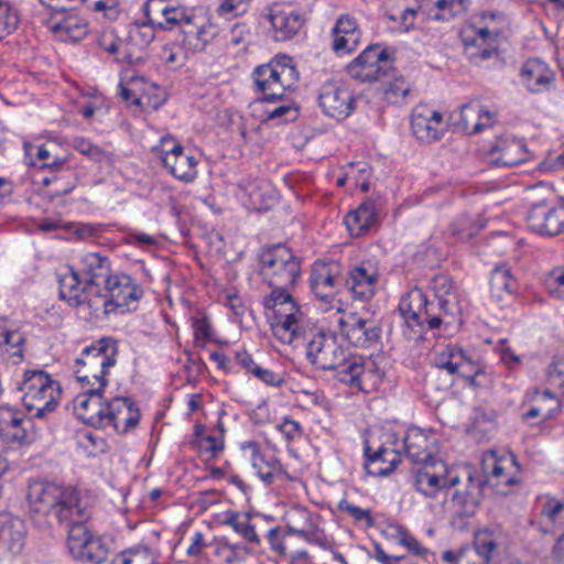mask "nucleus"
Listing matches in <instances>:
<instances>
[{"instance_id": "obj_1", "label": "nucleus", "mask_w": 564, "mask_h": 564, "mask_svg": "<svg viewBox=\"0 0 564 564\" xmlns=\"http://www.w3.org/2000/svg\"><path fill=\"white\" fill-rule=\"evenodd\" d=\"M413 436H420L424 443L415 426L403 437L406 456L414 465L411 471L413 486L423 496L435 498L443 489L456 487L465 479L464 489H456L452 498L464 514L475 512L485 487H491L498 495H508L510 488L520 481L521 466L506 448H492L482 454L480 478L467 465L449 467L429 452L415 451Z\"/></svg>"}, {"instance_id": "obj_2", "label": "nucleus", "mask_w": 564, "mask_h": 564, "mask_svg": "<svg viewBox=\"0 0 564 564\" xmlns=\"http://www.w3.org/2000/svg\"><path fill=\"white\" fill-rule=\"evenodd\" d=\"M305 341L307 360L319 370H335L338 381L370 393L379 388L384 372L371 359L350 354L337 334L312 326Z\"/></svg>"}, {"instance_id": "obj_3", "label": "nucleus", "mask_w": 564, "mask_h": 564, "mask_svg": "<svg viewBox=\"0 0 564 564\" xmlns=\"http://www.w3.org/2000/svg\"><path fill=\"white\" fill-rule=\"evenodd\" d=\"M400 314L412 334L410 338L421 337L427 329L456 332L462 323V307L458 296L429 299L420 288L410 290L399 304Z\"/></svg>"}, {"instance_id": "obj_4", "label": "nucleus", "mask_w": 564, "mask_h": 564, "mask_svg": "<svg viewBox=\"0 0 564 564\" xmlns=\"http://www.w3.org/2000/svg\"><path fill=\"white\" fill-rule=\"evenodd\" d=\"M26 499L31 513L53 519L69 529L86 517V497L77 486L48 480L32 481Z\"/></svg>"}, {"instance_id": "obj_5", "label": "nucleus", "mask_w": 564, "mask_h": 564, "mask_svg": "<svg viewBox=\"0 0 564 564\" xmlns=\"http://www.w3.org/2000/svg\"><path fill=\"white\" fill-rule=\"evenodd\" d=\"M262 305L272 313L271 329L279 341L293 345L307 337L312 327L291 293H269L263 296Z\"/></svg>"}, {"instance_id": "obj_6", "label": "nucleus", "mask_w": 564, "mask_h": 564, "mask_svg": "<svg viewBox=\"0 0 564 564\" xmlns=\"http://www.w3.org/2000/svg\"><path fill=\"white\" fill-rule=\"evenodd\" d=\"M260 275L270 293H291L301 279V260L285 245H275L260 253Z\"/></svg>"}, {"instance_id": "obj_7", "label": "nucleus", "mask_w": 564, "mask_h": 564, "mask_svg": "<svg viewBox=\"0 0 564 564\" xmlns=\"http://www.w3.org/2000/svg\"><path fill=\"white\" fill-rule=\"evenodd\" d=\"M117 354V341L108 337L86 347L76 359L75 375L82 387L88 386L90 392H102L107 386L106 376L115 366Z\"/></svg>"}, {"instance_id": "obj_8", "label": "nucleus", "mask_w": 564, "mask_h": 564, "mask_svg": "<svg viewBox=\"0 0 564 564\" xmlns=\"http://www.w3.org/2000/svg\"><path fill=\"white\" fill-rule=\"evenodd\" d=\"M22 402L31 419L42 420L53 412L62 397L59 383L47 372L39 369L25 370L19 384Z\"/></svg>"}, {"instance_id": "obj_9", "label": "nucleus", "mask_w": 564, "mask_h": 564, "mask_svg": "<svg viewBox=\"0 0 564 564\" xmlns=\"http://www.w3.org/2000/svg\"><path fill=\"white\" fill-rule=\"evenodd\" d=\"M299 73L290 56L283 55L268 64L260 65L252 72L256 91L261 94V100L267 104L283 98L286 90L297 82Z\"/></svg>"}, {"instance_id": "obj_10", "label": "nucleus", "mask_w": 564, "mask_h": 564, "mask_svg": "<svg viewBox=\"0 0 564 564\" xmlns=\"http://www.w3.org/2000/svg\"><path fill=\"white\" fill-rule=\"evenodd\" d=\"M151 151L176 180L183 183H192L197 177L198 159L171 135L160 137V142L153 144Z\"/></svg>"}, {"instance_id": "obj_11", "label": "nucleus", "mask_w": 564, "mask_h": 564, "mask_svg": "<svg viewBox=\"0 0 564 564\" xmlns=\"http://www.w3.org/2000/svg\"><path fill=\"white\" fill-rule=\"evenodd\" d=\"M393 59L387 48L369 45L346 67L347 74L360 83H373L392 69Z\"/></svg>"}, {"instance_id": "obj_12", "label": "nucleus", "mask_w": 564, "mask_h": 564, "mask_svg": "<svg viewBox=\"0 0 564 564\" xmlns=\"http://www.w3.org/2000/svg\"><path fill=\"white\" fill-rule=\"evenodd\" d=\"M107 295L95 294V301L99 311L109 314L119 310L121 313L137 311L139 306V296L137 286L127 274L112 275L105 283Z\"/></svg>"}, {"instance_id": "obj_13", "label": "nucleus", "mask_w": 564, "mask_h": 564, "mask_svg": "<svg viewBox=\"0 0 564 564\" xmlns=\"http://www.w3.org/2000/svg\"><path fill=\"white\" fill-rule=\"evenodd\" d=\"M67 547L72 556L83 563L99 564L108 555V549L100 536L93 535L80 522L68 530Z\"/></svg>"}, {"instance_id": "obj_14", "label": "nucleus", "mask_w": 564, "mask_h": 564, "mask_svg": "<svg viewBox=\"0 0 564 564\" xmlns=\"http://www.w3.org/2000/svg\"><path fill=\"white\" fill-rule=\"evenodd\" d=\"M432 365L440 370H445L448 375H457L470 382L484 372V367L456 345L436 349L432 357Z\"/></svg>"}, {"instance_id": "obj_15", "label": "nucleus", "mask_w": 564, "mask_h": 564, "mask_svg": "<svg viewBox=\"0 0 564 564\" xmlns=\"http://www.w3.org/2000/svg\"><path fill=\"white\" fill-rule=\"evenodd\" d=\"M318 105L326 116L336 120H343L352 112L355 97L345 84L327 80L321 86Z\"/></svg>"}, {"instance_id": "obj_16", "label": "nucleus", "mask_w": 564, "mask_h": 564, "mask_svg": "<svg viewBox=\"0 0 564 564\" xmlns=\"http://www.w3.org/2000/svg\"><path fill=\"white\" fill-rule=\"evenodd\" d=\"M488 159L496 166L511 167L525 162L529 151L523 139L505 132L491 142Z\"/></svg>"}, {"instance_id": "obj_17", "label": "nucleus", "mask_w": 564, "mask_h": 564, "mask_svg": "<svg viewBox=\"0 0 564 564\" xmlns=\"http://www.w3.org/2000/svg\"><path fill=\"white\" fill-rule=\"evenodd\" d=\"M528 227L540 235L556 236L564 232V206L540 202L529 209Z\"/></svg>"}, {"instance_id": "obj_18", "label": "nucleus", "mask_w": 564, "mask_h": 564, "mask_svg": "<svg viewBox=\"0 0 564 564\" xmlns=\"http://www.w3.org/2000/svg\"><path fill=\"white\" fill-rule=\"evenodd\" d=\"M379 275L377 263L361 261L349 270L345 279L346 289L355 300L368 301L376 294Z\"/></svg>"}, {"instance_id": "obj_19", "label": "nucleus", "mask_w": 564, "mask_h": 564, "mask_svg": "<svg viewBox=\"0 0 564 564\" xmlns=\"http://www.w3.org/2000/svg\"><path fill=\"white\" fill-rule=\"evenodd\" d=\"M411 130L421 142L437 141L445 131L443 115L426 105H417L412 110Z\"/></svg>"}, {"instance_id": "obj_20", "label": "nucleus", "mask_w": 564, "mask_h": 564, "mask_svg": "<svg viewBox=\"0 0 564 564\" xmlns=\"http://www.w3.org/2000/svg\"><path fill=\"white\" fill-rule=\"evenodd\" d=\"M338 325L341 334L355 347L369 348L379 341L380 328L371 319L349 314L341 317Z\"/></svg>"}, {"instance_id": "obj_21", "label": "nucleus", "mask_w": 564, "mask_h": 564, "mask_svg": "<svg viewBox=\"0 0 564 564\" xmlns=\"http://www.w3.org/2000/svg\"><path fill=\"white\" fill-rule=\"evenodd\" d=\"M343 279L338 262H314L310 276L312 292L321 301L329 302L337 293Z\"/></svg>"}, {"instance_id": "obj_22", "label": "nucleus", "mask_w": 564, "mask_h": 564, "mask_svg": "<svg viewBox=\"0 0 564 564\" xmlns=\"http://www.w3.org/2000/svg\"><path fill=\"white\" fill-rule=\"evenodd\" d=\"M289 535H295L307 543L319 544L323 540L318 517L302 506L290 508L284 514Z\"/></svg>"}, {"instance_id": "obj_23", "label": "nucleus", "mask_w": 564, "mask_h": 564, "mask_svg": "<svg viewBox=\"0 0 564 564\" xmlns=\"http://www.w3.org/2000/svg\"><path fill=\"white\" fill-rule=\"evenodd\" d=\"M380 203L371 197L366 198L357 208L347 213L344 224L351 237L367 235L379 223Z\"/></svg>"}, {"instance_id": "obj_24", "label": "nucleus", "mask_w": 564, "mask_h": 564, "mask_svg": "<svg viewBox=\"0 0 564 564\" xmlns=\"http://www.w3.org/2000/svg\"><path fill=\"white\" fill-rule=\"evenodd\" d=\"M269 20L276 41L292 39L303 26V15L289 4H273L270 8Z\"/></svg>"}, {"instance_id": "obj_25", "label": "nucleus", "mask_w": 564, "mask_h": 564, "mask_svg": "<svg viewBox=\"0 0 564 564\" xmlns=\"http://www.w3.org/2000/svg\"><path fill=\"white\" fill-rule=\"evenodd\" d=\"M361 30L355 17L340 14L332 30V47L337 54H347L357 48L361 39Z\"/></svg>"}, {"instance_id": "obj_26", "label": "nucleus", "mask_w": 564, "mask_h": 564, "mask_svg": "<svg viewBox=\"0 0 564 564\" xmlns=\"http://www.w3.org/2000/svg\"><path fill=\"white\" fill-rule=\"evenodd\" d=\"M555 79L554 72L540 58H530L520 69V80L533 94L550 90Z\"/></svg>"}, {"instance_id": "obj_27", "label": "nucleus", "mask_w": 564, "mask_h": 564, "mask_svg": "<svg viewBox=\"0 0 564 564\" xmlns=\"http://www.w3.org/2000/svg\"><path fill=\"white\" fill-rule=\"evenodd\" d=\"M365 468L368 475L375 477H386L394 471L401 463L400 454L388 447L371 448L368 442H365Z\"/></svg>"}, {"instance_id": "obj_28", "label": "nucleus", "mask_w": 564, "mask_h": 564, "mask_svg": "<svg viewBox=\"0 0 564 564\" xmlns=\"http://www.w3.org/2000/svg\"><path fill=\"white\" fill-rule=\"evenodd\" d=\"M59 295L61 299L68 302L72 306H80L85 303L96 313L99 312V306L94 297H89L88 291L85 286H80L82 281L79 273L69 269L67 272L59 276Z\"/></svg>"}, {"instance_id": "obj_29", "label": "nucleus", "mask_w": 564, "mask_h": 564, "mask_svg": "<svg viewBox=\"0 0 564 564\" xmlns=\"http://www.w3.org/2000/svg\"><path fill=\"white\" fill-rule=\"evenodd\" d=\"M80 274L85 279V283L89 286V291H94L95 286L106 283L110 275V261L107 257L99 252H88L80 258Z\"/></svg>"}, {"instance_id": "obj_30", "label": "nucleus", "mask_w": 564, "mask_h": 564, "mask_svg": "<svg viewBox=\"0 0 564 564\" xmlns=\"http://www.w3.org/2000/svg\"><path fill=\"white\" fill-rule=\"evenodd\" d=\"M497 120V111L478 102L466 104L460 109V126L468 133H478Z\"/></svg>"}, {"instance_id": "obj_31", "label": "nucleus", "mask_w": 564, "mask_h": 564, "mask_svg": "<svg viewBox=\"0 0 564 564\" xmlns=\"http://www.w3.org/2000/svg\"><path fill=\"white\" fill-rule=\"evenodd\" d=\"M422 4L426 20L449 22L467 11L469 0H423Z\"/></svg>"}, {"instance_id": "obj_32", "label": "nucleus", "mask_w": 564, "mask_h": 564, "mask_svg": "<svg viewBox=\"0 0 564 564\" xmlns=\"http://www.w3.org/2000/svg\"><path fill=\"white\" fill-rule=\"evenodd\" d=\"M225 430L221 425L208 430L207 425H196L194 444L207 459L215 458L225 447Z\"/></svg>"}, {"instance_id": "obj_33", "label": "nucleus", "mask_w": 564, "mask_h": 564, "mask_svg": "<svg viewBox=\"0 0 564 564\" xmlns=\"http://www.w3.org/2000/svg\"><path fill=\"white\" fill-rule=\"evenodd\" d=\"M104 426L105 425H85L76 431V444L86 456L96 457L106 453L108 449Z\"/></svg>"}, {"instance_id": "obj_34", "label": "nucleus", "mask_w": 564, "mask_h": 564, "mask_svg": "<svg viewBox=\"0 0 564 564\" xmlns=\"http://www.w3.org/2000/svg\"><path fill=\"white\" fill-rule=\"evenodd\" d=\"M51 32L61 42H78L88 34V22L78 14H69L52 24Z\"/></svg>"}, {"instance_id": "obj_35", "label": "nucleus", "mask_w": 564, "mask_h": 564, "mask_svg": "<svg viewBox=\"0 0 564 564\" xmlns=\"http://www.w3.org/2000/svg\"><path fill=\"white\" fill-rule=\"evenodd\" d=\"M236 362L246 370L247 373L253 376L257 380L263 382L270 387H280L284 379L283 377L272 371L269 368L263 367L257 362L252 356L245 349L235 352Z\"/></svg>"}, {"instance_id": "obj_36", "label": "nucleus", "mask_w": 564, "mask_h": 564, "mask_svg": "<svg viewBox=\"0 0 564 564\" xmlns=\"http://www.w3.org/2000/svg\"><path fill=\"white\" fill-rule=\"evenodd\" d=\"M86 391L79 394L75 401V413L82 423H95V420H104V410L101 402V392L88 391V386H85Z\"/></svg>"}, {"instance_id": "obj_37", "label": "nucleus", "mask_w": 564, "mask_h": 564, "mask_svg": "<svg viewBox=\"0 0 564 564\" xmlns=\"http://www.w3.org/2000/svg\"><path fill=\"white\" fill-rule=\"evenodd\" d=\"M561 401L551 392L536 393L534 404L522 413L523 420L541 417L543 422L553 420L561 411Z\"/></svg>"}, {"instance_id": "obj_38", "label": "nucleus", "mask_w": 564, "mask_h": 564, "mask_svg": "<svg viewBox=\"0 0 564 564\" xmlns=\"http://www.w3.org/2000/svg\"><path fill=\"white\" fill-rule=\"evenodd\" d=\"M104 420L107 419L115 423H138L139 410L133 408V402L129 398H115L104 404Z\"/></svg>"}, {"instance_id": "obj_39", "label": "nucleus", "mask_w": 564, "mask_h": 564, "mask_svg": "<svg viewBox=\"0 0 564 564\" xmlns=\"http://www.w3.org/2000/svg\"><path fill=\"white\" fill-rule=\"evenodd\" d=\"M517 280L507 265H498L494 269L490 278L491 297L501 302L517 291Z\"/></svg>"}, {"instance_id": "obj_40", "label": "nucleus", "mask_w": 564, "mask_h": 564, "mask_svg": "<svg viewBox=\"0 0 564 564\" xmlns=\"http://www.w3.org/2000/svg\"><path fill=\"white\" fill-rule=\"evenodd\" d=\"M248 196V206L252 209L262 210L270 208L276 200V194L265 181H254L243 187Z\"/></svg>"}, {"instance_id": "obj_41", "label": "nucleus", "mask_w": 564, "mask_h": 564, "mask_svg": "<svg viewBox=\"0 0 564 564\" xmlns=\"http://www.w3.org/2000/svg\"><path fill=\"white\" fill-rule=\"evenodd\" d=\"M120 97L132 105L139 106L141 104V77L138 69L132 64H128L122 72L120 77Z\"/></svg>"}, {"instance_id": "obj_42", "label": "nucleus", "mask_w": 564, "mask_h": 564, "mask_svg": "<svg viewBox=\"0 0 564 564\" xmlns=\"http://www.w3.org/2000/svg\"><path fill=\"white\" fill-rule=\"evenodd\" d=\"M224 524L229 525L246 541L257 545L260 544V538L256 532L254 525L251 523L249 512L228 511L225 513Z\"/></svg>"}, {"instance_id": "obj_43", "label": "nucleus", "mask_w": 564, "mask_h": 564, "mask_svg": "<svg viewBox=\"0 0 564 564\" xmlns=\"http://www.w3.org/2000/svg\"><path fill=\"white\" fill-rule=\"evenodd\" d=\"M423 0H403V9L400 15L388 13L389 20L399 23V30L402 32H409L414 28L415 19L422 15L426 19V13L421 8Z\"/></svg>"}, {"instance_id": "obj_44", "label": "nucleus", "mask_w": 564, "mask_h": 564, "mask_svg": "<svg viewBox=\"0 0 564 564\" xmlns=\"http://www.w3.org/2000/svg\"><path fill=\"white\" fill-rule=\"evenodd\" d=\"M253 473L265 485L272 484L282 474V465L274 456L262 453L251 466Z\"/></svg>"}, {"instance_id": "obj_45", "label": "nucleus", "mask_w": 564, "mask_h": 564, "mask_svg": "<svg viewBox=\"0 0 564 564\" xmlns=\"http://www.w3.org/2000/svg\"><path fill=\"white\" fill-rule=\"evenodd\" d=\"M214 554L226 564L245 560L248 549L241 543H230L226 538H214Z\"/></svg>"}, {"instance_id": "obj_46", "label": "nucleus", "mask_w": 564, "mask_h": 564, "mask_svg": "<svg viewBox=\"0 0 564 564\" xmlns=\"http://www.w3.org/2000/svg\"><path fill=\"white\" fill-rule=\"evenodd\" d=\"M265 120L289 121L297 117V109L294 101L288 98L286 93L283 98H276L275 102L268 104L264 109Z\"/></svg>"}, {"instance_id": "obj_47", "label": "nucleus", "mask_w": 564, "mask_h": 564, "mask_svg": "<svg viewBox=\"0 0 564 564\" xmlns=\"http://www.w3.org/2000/svg\"><path fill=\"white\" fill-rule=\"evenodd\" d=\"M542 523L546 530L564 527V502L556 498H547L543 503Z\"/></svg>"}, {"instance_id": "obj_48", "label": "nucleus", "mask_w": 564, "mask_h": 564, "mask_svg": "<svg viewBox=\"0 0 564 564\" xmlns=\"http://www.w3.org/2000/svg\"><path fill=\"white\" fill-rule=\"evenodd\" d=\"M32 438L24 425H0V442L10 448L29 444Z\"/></svg>"}, {"instance_id": "obj_49", "label": "nucleus", "mask_w": 564, "mask_h": 564, "mask_svg": "<svg viewBox=\"0 0 564 564\" xmlns=\"http://www.w3.org/2000/svg\"><path fill=\"white\" fill-rule=\"evenodd\" d=\"M0 337V344L4 346L6 352L10 357L17 358L13 362L17 364L21 361L23 358V346L25 343L24 335L18 329H14L2 332Z\"/></svg>"}, {"instance_id": "obj_50", "label": "nucleus", "mask_w": 564, "mask_h": 564, "mask_svg": "<svg viewBox=\"0 0 564 564\" xmlns=\"http://www.w3.org/2000/svg\"><path fill=\"white\" fill-rule=\"evenodd\" d=\"M474 549L478 556L488 562L497 549L496 535L487 529L478 530L474 536Z\"/></svg>"}, {"instance_id": "obj_51", "label": "nucleus", "mask_w": 564, "mask_h": 564, "mask_svg": "<svg viewBox=\"0 0 564 564\" xmlns=\"http://www.w3.org/2000/svg\"><path fill=\"white\" fill-rule=\"evenodd\" d=\"M57 149V144L53 141H47L37 148L36 159L41 162L40 169L58 171L62 167L66 160L55 154Z\"/></svg>"}, {"instance_id": "obj_52", "label": "nucleus", "mask_w": 564, "mask_h": 564, "mask_svg": "<svg viewBox=\"0 0 564 564\" xmlns=\"http://www.w3.org/2000/svg\"><path fill=\"white\" fill-rule=\"evenodd\" d=\"M20 22L18 10L7 0H0V40L15 31Z\"/></svg>"}, {"instance_id": "obj_53", "label": "nucleus", "mask_w": 564, "mask_h": 564, "mask_svg": "<svg viewBox=\"0 0 564 564\" xmlns=\"http://www.w3.org/2000/svg\"><path fill=\"white\" fill-rule=\"evenodd\" d=\"M394 531V538L397 542L405 547L409 552L417 556H424L429 553V550L423 546L417 539L409 532L406 528L400 524L392 527Z\"/></svg>"}, {"instance_id": "obj_54", "label": "nucleus", "mask_w": 564, "mask_h": 564, "mask_svg": "<svg viewBox=\"0 0 564 564\" xmlns=\"http://www.w3.org/2000/svg\"><path fill=\"white\" fill-rule=\"evenodd\" d=\"M185 39L195 51H203L207 43L216 35V29L212 24H202L194 32L184 30Z\"/></svg>"}, {"instance_id": "obj_55", "label": "nucleus", "mask_w": 564, "mask_h": 564, "mask_svg": "<svg viewBox=\"0 0 564 564\" xmlns=\"http://www.w3.org/2000/svg\"><path fill=\"white\" fill-rule=\"evenodd\" d=\"M410 90V84L402 76H399L384 85L383 97L391 104H399L405 100Z\"/></svg>"}, {"instance_id": "obj_56", "label": "nucleus", "mask_w": 564, "mask_h": 564, "mask_svg": "<svg viewBox=\"0 0 564 564\" xmlns=\"http://www.w3.org/2000/svg\"><path fill=\"white\" fill-rule=\"evenodd\" d=\"M252 0H218L216 12L219 17L232 19L243 15Z\"/></svg>"}, {"instance_id": "obj_57", "label": "nucleus", "mask_w": 564, "mask_h": 564, "mask_svg": "<svg viewBox=\"0 0 564 564\" xmlns=\"http://www.w3.org/2000/svg\"><path fill=\"white\" fill-rule=\"evenodd\" d=\"M99 45L109 54L122 53V59L127 61L128 64L133 63V55L128 51V45L115 37L112 33H104L100 36Z\"/></svg>"}, {"instance_id": "obj_58", "label": "nucleus", "mask_w": 564, "mask_h": 564, "mask_svg": "<svg viewBox=\"0 0 564 564\" xmlns=\"http://www.w3.org/2000/svg\"><path fill=\"white\" fill-rule=\"evenodd\" d=\"M547 293L557 300H564V267L551 270L544 279Z\"/></svg>"}, {"instance_id": "obj_59", "label": "nucleus", "mask_w": 564, "mask_h": 564, "mask_svg": "<svg viewBox=\"0 0 564 564\" xmlns=\"http://www.w3.org/2000/svg\"><path fill=\"white\" fill-rule=\"evenodd\" d=\"M160 15L164 22V28L173 24H184L189 26L193 23V17L187 15L182 9L161 7Z\"/></svg>"}, {"instance_id": "obj_60", "label": "nucleus", "mask_w": 564, "mask_h": 564, "mask_svg": "<svg viewBox=\"0 0 564 564\" xmlns=\"http://www.w3.org/2000/svg\"><path fill=\"white\" fill-rule=\"evenodd\" d=\"M431 288L433 290V297L435 299H447V296H457L453 291V282L446 274H437L431 281Z\"/></svg>"}, {"instance_id": "obj_61", "label": "nucleus", "mask_w": 564, "mask_h": 564, "mask_svg": "<svg viewBox=\"0 0 564 564\" xmlns=\"http://www.w3.org/2000/svg\"><path fill=\"white\" fill-rule=\"evenodd\" d=\"M73 145L78 152L96 162H101L106 158L105 151H102L97 145L90 143L89 141L85 140L84 138H75L73 141Z\"/></svg>"}, {"instance_id": "obj_62", "label": "nucleus", "mask_w": 564, "mask_h": 564, "mask_svg": "<svg viewBox=\"0 0 564 564\" xmlns=\"http://www.w3.org/2000/svg\"><path fill=\"white\" fill-rule=\"evenodd\" d=\"M167 7L164 3V0H148L145 7L143 8V13L147 18V21H143V25L147 23L151 25H158L160 28H164V22L160 15V8Z\"/></svg>"}, {"instance_id": "obj_63", "label": "nucleus", "mask_w": 564, "mask_h": 564, "mask_svg": "<svg viewBox=\"0 0 564 564\" xmlns=\"http://www.w3.org/2000/svg\"><path fill=\"white\" fill-rule=\"evenodd\" d=\"M564 358L553 361L547 368V380L553 387H556L564 394Z\"/></svg>"}, {"instance_id": "obj_64", "label": "nucleus", "mask_w": 564, "mask_h": 564, "mask_svg": "<svg viewBox=\"0 0 564 564\" xmlns=\"http://www.w3.org/2000/svg\"><path fill=\"white\" fill-rule=\"evenodd\" d=\"M192 327L197 341L205 344L212 339V325L206 316L193 318Z\"/></svg>"}]
</instances>
